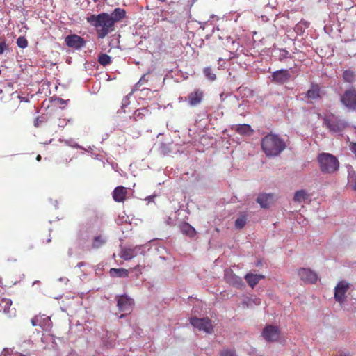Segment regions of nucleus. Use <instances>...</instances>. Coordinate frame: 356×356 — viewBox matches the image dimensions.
I'll use <instances>...</instances> for the list:
<instances>
[{"label": "nucleus", "mask_w": 356, "mask_h": 356, "mask_svg": "<svg viewBox=\"0 0 356 356\" xmlns=\"http://www.w3.org/2000/svg\"><path fill=\"white\" fill-rule=\"evenodd\" d=\"M86 21L95 28L99 39L104 38L109 33L115 30V26L112 24L107 13L90 15L86 17Z\"/></svg>", "instance_id": "obj_1"}, {"label": "nucleus", "mask_w": 356, "mask_h": 356, "mask_svg": "<svg viewBox=\"0 0 356 356\" xmlns=\"http://www.w3.org/2000/svg\"><path fill=\"white\" fill-rule=\"evenodd\" d=\"M261 146L267 156H277L286 148L284 140L273 134H268L262 138Z\"/></svg>", "instance_id": "obj_2"}, {"label": "nucleus", "mask_w": 356, "mask_h": 356, "mask_svg": "<svg viewBox=\"0 0 356 356\" xmlns=\"http://www.w3.org/2000/svg\"><path fill=\"white\" fill-rule=\"evenodd\" d=\"M320 170L323 173L332 174L338 170L339 162L337 157L330 153H321L317 157Z\"/></svg>", "instance_id": "obj_3"}, {"label": "nucleus", "mask_w": 356, "mask_h": 356, "mask_svg": "<svg viewBox=\"0 0 356 356\" xmlns=\"http://www.w3.org/2000/svg\"><path fill=\"white\" fill-rule=\"evenodd\" d=\"M323 124L332 133L342 132L348 127L347 122L334 114L325 116L323 118Z\"/></svg>", "instance_id": "obj_4"}, {"label": "nucleus", "mask_w": 356, "mask_h": 356, "mask_svg": "<svg viewBox=\"0 0 356 356\" xmlns=\"http://www.w3.org/2000/svg\"><path fill=\"white\" fill-rule=\"evenodd\" d=\"M190 323L200 331L211 334L213 331V326L209 318H197L191 316L189 318Z\"/></svg>", "instance_id": "obj_5"}, {"label": "nucleus", "mask_w": 356, "mask_h": 356, "mask_svg": "<svg viewBox=\"0 0 356 356\" xmlns=\"http://www.w3.org/2000/svg\"><path fill=\"white\" fill-rule=\"evenodd\" d=\"M340 101L347 108L356 111V88L350 87L346 89L341 96Z\"/></svg>", "instance_id": "obj_6"}, {"label": "nucleus", "mask_w": 356, "mask_h": 356, "mask_svg": "<svg viewBox=\"0 0 356 356\" xmlns=\"http://www.w3.org/2000/svg\"><path fill=\"white\" fill-rule=\"evenodd\" d=\"M116 300L119 310L124 312V314L120 316V318H123L125 315L131 313L134 305V301L132 298L124 294L117 296Z\"/></svg>", "instance_id": "obj_7"}, {"label": "nucleus", "mask_w": 356, "mask_h": 356, "mask_svg": "<svg viewBox=\"0 0 356 356\" xmlns=\"http://www.w3.org/2000/svg\"><path fill=\"white\" fill-rule=\"evenodd\" d=\"M261 335L269 343L277 342L280 339V330L277 326L267 325L263 329Z\"/></svg>", "instance_id": "obj_8"}, {"label": "nucleus", "mask_w": 356, "mask_h": 356, "mask_svg": "<svg viewBox=\"0 0 356 356\" xmlns=\"http://www.w3.org/2000/svg\"><path fill=\"white\" fill-rule=\"evenodd\" d=\"M66 45L76 50H79L86 45V41L82 37L76 34H70L65 38Z\"/></svg>", "instance_id": "obj_9"}, {"label": "nucleus", "mask_w": 356, "mask_h": 356, "mask_svg": "<svg viewBox=\"0 0 356 356\" xmlns=\"http://www.w3.org/2000/svg\"><path fill=\"white\" fill-rule=\"evenodd\" d=\"M297 274L302 281L307 284H315L318 279L316 273L308 268L298 269Z\"/></svg>", "instance_id": "obj_10"}, {"label": "nucleus", "mask_w": 356, "mask_h": 356, "mask_svg": "<svg viewBox=\"0 0 356 356\" xmlns=\"http://www.w3.org/2000/svg\"><path fill=\"white\" fill-rule=\"evenodd\" d=\"M203 98V91L200 89H195L188 95L185 100L188 102L190 106H196L202 103Z\"/></svg>", "instance_id": "obj_11"}, {"label": "nucleus", "mask_w": 356, "mask_h": 356, "mask_svg": "<svg viewBox=\"0 0 356 356\" xmlns=\"http://www.w3.org/2000/svg\"><path fill=\"white\" fill-rule=\"evenodd\" d=\"M225 281L232 286L238 288L243 286L242 278L237 276L232 269H226L224 273Z\"/></svg>", "instance_id": "obj_12"}, {"label": "nucleus", "mask_w": 356, "mask_h": 356, "mask_svg": "<svg viewBox=\"0 0 356 356\" xmlns=\"http://www.w3.org/2000/svg\"><path fill=\"white\" fill-rule=\"evenodd\" d=\"M141 250V246H134L133 248H121L120 257L124 260H131L136 257Z\"/></svg>", "instance_id": "obj_13"}, {"label": "nucleus", "mask_w": 356, "mask_h": 356, "mask_svg": "<svg viewBox=\"0 0 356 356\" xmlns=\"http://www.w3.org/2000/svg\"><path fill=\"white\" fill-rule=\"evenodd\" d=\"M291 79V74L288 70H280L274 72L272 74L273 81L284 84Z\"/></svg>", "instance_id": "obj_14"}, {"label": "nucleus", "mask_w": 356, "mask_h": 356, "mask_svg": "<svg viewBox=\"0 0 356 356\" xmlns=\"http://www.w3.org/2000/svg\"><path fill=\"white\" fill-rule=\"evenodd\" d=\"M118 335L113 332L106 331V334L102 337V342L106 348H113L116 344Z\"/></svg>", "instance_id": "obj_15"}, {"label": "nucleus", "mask_w": 356, "mask_h": 356, "mask_svg": "<svg viewBox=\"0 0 356 356\" xmlns=\"http://www.w3.org/2000/svg\"><path fill=\"white\" fill-rule=\"evenodd\" d=\"M305 97L311 103L321 98V88L319 85L317 83H312L311 85V88L306 92Z\"/></svg>", "instance_id": "obj_16"}, {"label": "nucleus", "mask_w": 356, "mask_h": 356, "mask_svg": "<svg viewBox=\"0 0 356 356\" xmlns=\"http://www.w3.org/2000/svg\"><path fill=\"white\" fill-rule=\"evenodd\" d=\"M126 13L124 9L117 8H115L111 14H108V17L113 26H115V23L121 22L126 17Z\"/></svg>", "instance_id": "obj_17"}, {"label": "nucleus", "mask_w": 356, "mask_h": 356, "mask_svg": "<svg viewBox=\"0 0 356 356\" xmlns=\"http://www.w3.org/2000/svg\"><path fill=\"white\" fill-rule=\"evenodd\" d=\"M127 190L124 186H118L113 191V198L117 202H123L126 200Z\"/></svg>", "instance_id": "obj_18"}, {"label": "nucleus", "mask_w": 356, "mask_h": 356, "mask_svg": "<svg viewBox=\"0 0 356 356\" xmlns=\"http://www.w3.org/2000/svg\"><path fill=\"white\" fill-rule=\"evenodd\" d=\"M257 202L262 208H268L273 202V195L270 193L260 194L257 198Z\"/></svg>", "instance_id": "obj_19"}, {"label": "nucleus", "mask_w": 356, "mask_h": 356, "mask_svg": "<svg viewBox=\"0 0 356 356\" xmlns=\"http://www.w3.org/2000/svg\"><path fill=\"white\" fill-rule=\"evenodd\" d=\"M264 276L262 275L248 273L245 276V279L248 282V285L251 288H254L256 284L261 280L264 279Z\"/></svg>", "instance_id": "obj_20"}, {"label": "nucleus", "mask_w": 356, "mask_h": 356, "mask_svg": "<svg viewBox=\"0 0 356 356\" xmlns=\"http://www.w3.org/2000/svg\"><path fill=\"white\" fill-rule=\"evenodd\" d=\"M309 197V194L307 192L304 190H298L297 191L293 196V201L298 203H302L304 202L306 200H307Z\"/></svg>", "instance_id": "obj_21"}, {"label": "nucleus", "mask_w": 356, "mask_h": 356, "mask_svg": "<svg viewBox=\"0 0 356 356\" xmlns=\"http://www.w3.org/2000/svg\"><path fill=\"white\" fill-rule=\"evenodd\" d=\"M110 275L112 277H127L129 275L128 270L125 268H111Z\"/></svg>", "instance_id": "obj_22"}, {"label": "nucleus", "mask_w": 356, "mask_h": 356, "mask_svg": "<svg viewBox=\"0 0 356 356\" xmlns=\"http://www.w3.org/2000/svg\"><path fill=\"white\" fill-rule=\"evenodd\" d=\"M49 321H50L49 317L42 318L40 316H35L31 319V324L33 326L39 325L43 327Z\"/></svg>", "instance_id": "obj_23"}, {"label": "nucleus", "mask_w": 356, "mask_h": 356, "mask_svg": "<svg viewBox=\"0 0 356 356\" xmlns=\"http://www.w3.org/2000/svg\"><path fill=\"white\" fill-rule=\"evenodd\" d=\"M235 131L241 135H250L253 132L251 127L246 124L237 125Z\"/></svg>", "instance_id": "obj_24"}, {"label": "nucleus", "mask_w": 356, "mask_h": 356, "mask_svg": "<svg viewBox=\"0 0 356 356\" xmlns=\"http://www.w3.org/2000/svg\"><path fill=\"white\" fill-rule=\"evenodd\" d=\"M181 231L183 234L190 236L193 237L196 233L195 229L188 223H183L180 226Z\"/></svg>", "instance_id": "obj_25"}, {"label": "nucleus", "mask_w": 356, "mask_h": 356, "mask_svg": "<svg viewBox=\"0 0 356 356\" xmlns=\"http://www.w3.org/2000/svg\"><path fill=\"white\" fill-rule=\"evenodd\" d=\"M343 78L346 82L353 83L355 81V74L353 71L345 70L343 73Z\"/></svg>", "instance_id": "obj_26"}, {"label": "nucleus", "mask_w": 356, "mask_h": 356, "mask_svg": "<svg viewBox=\"0 0 356 356\" xmlns=\"http://www.w3.org/2000/svg\"><path fill=\"white\" fill-rule=\"evenodd\" d=\"M347 291H334V298L336 301L342 305L347 298V295L346 294Z\"/></svg>", "instance_id": "obj_27"}, {"label": "nucleus", "mask_w": 356, "mask_h": 356, "mask_svg": "<svg viewBox=\"0 0 356 356\" xmlns=\"http://www.w3.org/2000/svg\"><path fill=\"white\" fill-rule=\"evenodd\" d=\"M98 62L103 66L108 65L111 63V57L106 54H100L98 56Z\"/></svg>", "instance_id": "obj_28"}, {"label": "nucleus", "mask_w": 356, "mask_h": 356, "mask_svg": "<svg viewBox=\"0 0 356 356\" xmlns=\"http://www.w3.org/2000/svg\"><path fill=\"white\" fill-rule=\"evenodd\" d=\"M11 305L12 301L10 299L6 298H2L0 299V307L3 310L4 312H8Z\"/></svg>", "instance_id": "obj_29"}, {"label": "nucleus", "mask_w": 356, "mask_h": 356, "mask_svg": "<svg viewBox=\"0 0 356 356\" xmlns=\"http://www.w3.org/2000/svg\"><path fill=\"white\" fill-rule=\"evenodd\" d=\"M260 299L256 297L254 298H247L245 300L243 301V305H245L247 307H252L253 305H258L260 304Z\"/></svg>", "instance_id": "obj_30"}, {"label": "nucleus", "mask_w": 356, "mask_h": 356, "mask_svg": "<svg viewBox=\"0 0 356 356\" xmlns=\"http://www.w3.org/2000/svg\"><path fill=\"white\" fill-rule=\"evenodd\" d=\"M105 243H106V241L101 236H95L94 238L92 243V248L94 249L99 248Z\"/></svg>", "instance_id": "obj_31"}, {"label": "nucleus", "mask_w": 356, "mask_h": 356, "mask_svg": "<svg viewBox=\"0 0 356 356\" xmlns=\"http://www.w3.org/2000/svg\"><path fill=\"white\" fill-rule=\"evenodd\" d=\"M146 112H147V111L145 108L137 109L134 112V115H133L134 120L137 121V120H142L145 117Z\"/></svg>", "instance_id": "obj_32"}, {"label": "nucleus", "mask_w": 356, "mask_h": 356, "mask_svg": "<svg viewBox=\"0 0 356 356\" xmlns=\"http://www.w3.org/2000/svg\"><path fill=\"white\" fill-rule=\"evenodd\" d=\"M246 221V217L245 216H241L235 220V227L238 229H241L245 225Z\"/></svg>", "instance_id": "obj_33"}, {"label": "nucleus", "mask_w": 356, "mask_h": 356, "mask_svg": "<svg viewBox=\"0 0 356 356\" xmlns=\"http://www.w3.org/2000/svg\"><path fill=\"white\" fill-rule=\"evenodd\" d=\"M17 44L19 48L24 49L28 46V40L24 36H20L17 40Z\"/></svg>", "instance_id": "obj_34"}, {"label": "nucleus", "mask_w": 356, "mask_h": 356, "mask_svg": "<svg viewBox=\"0 0 356 356\" xmlns=\"http://www.w3.org/2000/svg\"><path fill=\"white\" fill-rule=\"evenodd\" d=\"M204 73L205 76L210 80L213 81L216 79V75L212 73L211 69L210 67H206L204 70Z\"/></svg>", "instance_id": "obj_35"}, {"label": "nucleus", "mask_w": 356, "mask_h": 356, "mask_svg": "<svg viewBox=\"0 0 356 356\" xmlns=\"http://www.w3.org/2000/svg\"><path fill=\"white\" fill-rule=\"evenodd\" d=\"M348 288L349 284L345 280H341L338 282L334 289H348Z\"/></svg>", "instance_id": "obj_36"}, {"label": "nucleus", "mask_w": 356, "mask_h": 356, "mask_svg": "<svg viewBox=\"0 0 356 356\" xmlns=\"http://www.w3.org/2000/svg\"><path fill=\"white\" fill-rule=\"evenodd\" d=\"M220 356H236V353L234 349H223L220 351Z\"/></svg>", "instance_id": "obj_37"}, {"label": "nucleus", "mask_w": 356, "mask_h": 356, "mask_svg": "<svg viewBox=\"0 0 356 356\" xmlns=\"http://www.w3.org/2000/svg\"><path fill=\"white\" fill-rule=\"evenodd\" d=\"M12 353H13V349L8 348H5L2 350L0 356H11Z\"/></svg>", "instance_id": "obj_38"}, {"label": "nucleus", "mask_w": 356, "mask_h": 356, "mask_svg": "<svg viewBox=\"0 0 356 356\" xmlns=\"http://www.w3.org/2000/svg\"><path fill=\"white\" fill-rule=\"evenodd\" d=\"M8 48V45L5 42H0V54H2L4 51Z\"/></svg>", "instance_id": "obj_39"}, {"label": "nucleus", "mask_w": 356, "mask_h": 356, "mask_svg": "<svg viewBox=\"0 0 356 356\" xmlns=\"http://www.w3.org/2000/svg\"><path fill=\"white\" fill-rule=\"evenodd\" d=\"M43 122L44 120L40 117H38L35 120L34 125L35 127H38Z\"/></svg>", "instance_id": "obj_40"}, {"label": "nucleus", "mask_w": 356, "mask_h": 356, "mask_svg": "<svg viewBox=\"0 0 356 356\" xmlns=\"http://www.w3.org/2000/svg\"><path fill=\"white\" fill-rule=\"evenodd\" d=\"M147 80L145 79V75L143 76L136 83L137 86H141Z\"/></svg>", "instance_id": "obj_41"}, {"label": "nucleus", "mask_w": 356, "mask_h": 356, "mask_svg": "<svg viewBox=\"0 0 356 356\" xmlns=\"http://www.w3.org/2000/svg\"><path fill=\"white\" fill-rule=\"evenodd\" d=\"M350 150L356 154V143H351L350 145Z\"/></svg>", "instance_id": "obj_42"}, {"label": "nucleus", "mask_w": 356, "mask_h": 356, "mask_svg": "<svg viewBox=\"0 0 356 356\" xmlns=\"http://www.w3.org/2000/svg\"><path fill=\"white\" fill-rule=\"evenodd\" d=\"M353 180H352V182H353V188L356 191V174H355L353 177Z\"/></svg>", "instance_id": "obj_43"}, {"label": "nucleus", "mask_w": 356, "mask_h": 356, "mask_svg": "<svg viewBox=\"0 0 356 356\" xmlns=\"http://www.w3.org/2000/svg\"><path fill=\"white\" fill-rule=\"evenodd\" d=\"M67 122H66V120L65 119H59V122H58V125L60 127H65L66 125Z\"/></svg>", "instance_id": "obj_44"}, {"label": "nucleus", "mask_w": 356, "mask_h": 356, "mask_svg": "<svg viewBox=\"0 0 356 356\" xmlns=\"http://www.w3.org/2000/svg\"><path fill=\"white\" fill-rule=\"evenodd\" d=\"M336 356H349V355L343 351H340L336 355Z\"/></svg>", "instance_id": "obj_45"}, {"label": "nucleus", "mask_w": 356, "mask_h": 356, "mask_svg": "<svg viewBox=\"0 0 356 356\" xmlns=\"http://www.w3.org/2000/svg\"><path fill=\"white\" fill-rule=\"evenodd\" d=\"M84 265H85V263H84V262H79V263L77 264L76 266H77L78 268H81V267L83 266Z\"/></svg>", "instance_id": "obj_46"}, {"label": "nucleus", "mask_w": 356, "mask_h": 356, "mask_svg": "<svg viewBox=\"0 0 356 356\" xmlns=\"http://www.w3.org/2000/svg\"><path fill=\"white\" fill-rule=\"evenodd\" d=\"M42 157H41V155L38 154L37 156H36V160L38 161H40L41 160Z\"/></svg>", "instance_id": "obj_47"}, {"label": "nucleus", "mask_w": 356, "mask_h": 356, "mask_svg": "<svg viewBox=\"0 0 356 356\" xmlns=\"http://www.w3.org/2000/svg\"><path fill=\"white\" fill-rule=\"evenodd\" d=\"M157 1L159 2H161V3H165V2H166L167 0H157Z\"/></svg>", "instance_id": "obj_48"}, {"label": "nucleus", "mask_w": 356, "mask_h": 356, "mask_svg": "<svg viewBox=\"0 0 356 356\" xmlns=\"http://www.w3.org/2000/svg\"><path fill=\"white\" fill-rule=\"evenodd\" d=\"M17 356H26V355L20 353Z\"/></svg>", "instance_id": "obj_49"}]
</instances>
